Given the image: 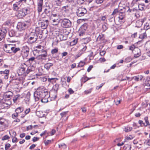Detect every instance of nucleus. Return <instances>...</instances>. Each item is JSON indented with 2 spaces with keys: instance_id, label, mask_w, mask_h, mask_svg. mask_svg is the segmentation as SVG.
I'll return each mask as SVG.
<instances>
[{
  "instance_id": "obj_12",
  "label": "nucleus",
  "mask_w": 150,
  "mask_h": 150,
  "mask_svg": "<svg viewBox=\"0 0 150 150\" xmlns=\"http://www.w3.org/2000/svg\"><path fill=\"white\" fill-rule=\"evenodd\" d=\"M11 104V103L10 101H8V103H7L6 102H2L0 100V109L7 108Z\"/></svg>"
},
{
  "instance_id": "obj_41",
  "label": "nucleus",
  "mask_w": 150,
  "mask_h": 150,
  "mask_svg": "<svg viewBox=\"0 0 150 150\" xmlns=\"http://www.w3.org/2000/svg\"><path fill=\"white\" fill-rule=\"evenodd\" d=\"M59 148L63 149H66L67 147L66 145L64 143H62L59 144Z\"/></svg>"
},
{
  "instance_id": "obj_55",
  "label": "nucleus",
  "mask_w": 150,
  "mask_h": 150,
  "mask_svg": "<svg viewBox=\"0 0 150 150\" xmlns=\"http://www.w3.org/2000/svg\"><path fill=\"white\" fill-rule=\"evenodd\" d=\"M139 123L141 125V126H145L146 127L147 126V125H146V124L144 123L143 121L141 120H139Z\"/></svg>"
},
{
  "instance_id": "obj_39",
  "label": "nucleus",
  "mask_w": 150,
  "mask_h": 150,
  "mask_svg": "<svg viewBox=\"0 0 150 150\" xmlns=\"http://www.w3.org/2000/svg\"><path fill=\"white\" fill-rule=\"evenodd\" d=\"M124 149L125 150H131V146L128 144L125 145Z\"/></svg>"
},
{
  "instance_id": "obj_21",
  "label": "nucleus",
  "mask_w": 150,
  "mask_h": 150,
  "mask_svg": "<svg viewBox=\"0 0 150 150\" xmlns=\"http://www.w3.org/2000/svg\"><path fill=\"white\" fill-rule=\"evenodd\" d=\"M23 110L24 108L23 107H20L16 109L15 112L19 115V114L23 112Z\"/></svg>"
},
{
  "instance_id": "obj_33",
  "label": "nucleus",
  "mask_w": 150,
  "mask_h": 150,
  "mask_svg": "<svg viewBox=\"0 0 150 150\" xmlns=\"http://www.w3.org/2000/svg\"><path fill=\"white\" fill-rule=\"evenodd\" d=\"M58 51V48L57 47H55L54 49H52L51 50V53L54 54L55 53H57Z\"/></svg>"
},
{
  "instance_id": "obj_29",
  "label": "nucleus",
  "mask_w": 150,
  "mask_h": 150,
  "mask_svg": "<svg viewBox=\"0 0 150 150\" xmlns=\"http://www.w3.org/2000/svg\"><path fill=\"white\" fill-rule=\"evenodd\" d=\"M36 115L39 117H42L44 116L45 115L43 114L42 111H37L36 112Z\"/></svg>"
},
{
  "instance_id": "obj_49",
  "label": "nucleus",
  "mask_w": 150,
  "mask_h": 150,
  "mask_svg": "<svg viewBox=\"0 0 150 150\" xmlns=\"http://www.w3.org/2000/svg\"><path fill=\"white\" fill-rule=\"evenodd\" d=\"M150 28V26L149 25V24L148 23H146L144 26V29L145 30H147L148 29H149Z\"/></svg>"
},
{
  "instance_id": "obj_4",
  "label": "nucleus",
  "mask_w": 150,
  "mask_h": 150,
  "mask_svg": "<svg viewBox=\"0 0 150 150\" xmlns=\"http://www.w3.org/2000/svg\"><path fill=\"white\" fill-rule=\"evenodd\" d=\"M59 85L56 84L54 85L52 88V89L51 90L50 93V95L52 96V98H56L57 97V94L59 89Z\"/></svg>"
},
{
  "instance_id": "obj_10",
  "label": "nucleus",
  "mask_w": 150,
  "mask_h": 150,
  "mask_svg": "<svg viewBox=\"0 0 150 150\" xmlns=\"http://www.w3.org/2000/svg\"><path fill=\"white\" fill-rule=\"evenodd\" d=\"M34 97H35V101L38 100L43 95V93L41 91H36L34 93Z\"/></svg>"
},
{
  "instance_id": "obj_8",
  "label": "nucleus",
  "mask_w": 150,
  "mask_h": 150,
  "mask_svg": "<svg viewBox=\"0 0 150 150\" xmlns=\"http://www.w3.org/2000/svg\"><path fill=\"white\" fill-rule=\"evenodd\" d=\"M27 68V66L25 63L21 64V67L19 68V72L21 75L24 74L26 75V70Z\"/></svg>"
},
{
  "instance_id": "obj_32",
  "label": "nucleus",
  "mask_w": 150,
  "mask_h": 150,
  "mask_svg": "<svg viewBox=\"0 0 150 150\" xmlns=\"http://www.w3.org/2000/svg\"><path fill=\"white\" fill-rule=\"evenodd\" d=\"M84 53L81 50H80L78 52V54H76L75 56V58H77L80 57Z\"/></svg>"
},
{
  "instance_id": "obj_9",
  "label": "nucleus",
  "mask_w": 150,
  "mask_h": 150,
  "mask_svg": "<svg viewBox=\"0 0 150 150\" xmlns=\"http://www.w3.org/2000/svg\"><path fill=\"white\" fill-rule=\"evenodd\" d=\"M50 95H49L48 93H45V92H43V96L41 97V101L42 103H47L48 102V98L49 97Z\"/></svg>"
},
{
  "instance_id": "obj_22",
  "label": "nucleus",
  "mask_w": 150,
  "mask_h": 150,
  "mask_svg": "<svg viewBox=\"0 0 150 150\" xmlns=\"http://www.w3.org/2000/svg\"><path fill=\"white\" fill-rule=\"evenodd\" d=\"M53 65V64L51 63H47L44 66V68L47 70H48Z\"/></svg>"
},
{
  "instance_id": "obj_63",
  "label": "nucleus",
  "mask_w": 150,
  "mask_h": 150,
  "mask_svg": "<svg viewBox=\"0 0 150 150\" xmlns=\"http://www.w3.org/2000/svg\"><path fill=\"white\" fill-rule=\"evenodd\" d=\"M87 49V46L86 45H85L81 49V50L84 53Z\"/></svg>"
},
{
  "instance_id": "obj_16",
  "label": "nucleus",
  "mask_w": 150,
  "mask_h": 150,
  "mask_svg": "<svg viewBox=\"0 0 150 150\" xmlns=\"http://www.w3.org/2000/svg\"><path fill=\"white\" fill-rule=\"evenodd\" d=\"M13 93L11 91L6 92L4 94V97L6 98H7L8 100L10 99L13 96Z\"/></svg>"
},
{
  "instance_id": "obj_2",
  "label": "nucleus",
  "mask_w": 150,
  "mask_h": 150,
  "mask_svg": "<svg viewBox=\"0 0 150 150\" xmlns=\"http://www.w3.org/2000/svg\"><path fill=\"white\" fill-rule=\"evenodd\" d=\"M38 35L34 33H31L28 37L27 42L29 44H32L35 42L38 39Z\"/></svg>"
},
{
  "instance_id": "obj_53",
  "label": "nucleus",
  "mask_w": 150,
  "mask_h": 150,
  "mask_svg": "<svg viewBox=\"0 0 150 150\" xmlns=\"http://www.w3.org/2000/svg\"><path fill=\"white\" fill-rule=\"evenodd\" d=\"M18 115H19L16 112L15 113L12 114V117L13 119H16L18 117Z\"/></svg>"
},
{
  "instance_id": "obj_7",
  "label": "nucleus",
  "mask_w": 150,
  "mask_h": 150,
  "mask_svg": "<svg viewBox=\"0 0 150 150\" xmlns=\"http://www.w3.org/2000/svg\"><path fill=\"white\" fill-rule=\"evenodd\" d=\"M28 24L25 22H19L18 23L17 28L20 31L25 30L28 27Z\"/></svg>"
},
{
  "instance_id": "obj_24",
  "label": "nucleus",
  "mask_w": 150,
  "mask_h": 150,
  "mask_svg": "<svg viewBox=\"0 0 150 150\" xmlns=\"http://www.w3.org/2000/svg\"><path fill=\"white\" fill-rule=\"evenodd\" d=\"M104 38V35L102 34L99 35L97 38V41H100L101 42V41H103Z\"/></svg>"
},
{
  "instance_id": "obj_62",
  "label": "nucleus",
  "mask_w": 150,
  "mask_h": 150,
  "mask_svg": "<svg viewBox=\"0 0 150 150\" xmlns=\"http://www.w3.org/2000/svg\"><path fill=\"white\" fill-rule=\"evenodd\" d=\"M105 0H96V2L97 4H101L103 3Z\"/></svg>"
},
{
  "instance_id": "obj_15",
  "label": "nucleus",
  "mask_w": 150,
  "mask_h": 150,
  "mask_svg": "<svg viewBox=\"0 0 150 150\" xmlns=\"http://www.w3.org/2000/svg\"><path fill=\"white\" fill-rule=\"evenodd\" d=\"M9 70H5L4 71H0V74H2V76H4V78L5 79H6L8 78V75L9 73Z\"/></svg>"
},
{
  "instance_id": "obj_48",
  "label": "nucleus",
  "mask_w": 150,
  "mask_h": 150,
  "mask_svg": "<svg viewBox=\"0 0 150 150\" xmlns=\"http://www.w3.org/2000/svg\"><path fill=\"white\" fill-rule=\"evenodd\" d=\"M146 49H150V42H147L145 45Z\"/></svg>"
},
{
  "instance_id": "obj_31",
  "label": "nucleus",
  "mask_w": 150,
  "mask_h": 150,
  "mask_svg": "<svg viewBox=\"0 0 150 150\" xmlns=\"http://www.w3.org/2000/svg\"><path fill=\"white\" fill-rule=\"evenodd\" d=\"M23 50V52H29V48L27 46H24Z\"/></svg>"
},
{
  "instance_id": "obj_59",
  "label": "nucleus",
  "mask_w": 150,
  "mask_h": 150,
  "mask_svg": "<svg viewBox=\"0 0 150 150\" xmlns=\"http://www.w3.org/2000/svg\"><path fill=\"white\" fill-rule=\"evenodd\" d=\"M9 138L10 137L8 136L5 135L2 138V139L3 140H5L8 139H9Z\"/></svg>"
},
{
  "instance_id": "obj_45",
  "label": "nucleus",
  "mask_w": 150,
  "mask_h": 150,
  "mask_svg": "<svg viewBox=\"0 0 150 150\" xmlns=\"http://www.w3.org/2000/svg\"><path fill=\"white\" fill-rule=\"evenodd\" d=\"M5 125V120L0 117V127H1L2 125Z\"/></svg>"
},
{
  "instance_id": "obj_60",
  "label": "nucleus",
  "mask_w": 150,
  "mask_h": 150,
  "mask_svg": "<svg viewBox=\"0 0 150 150\" xmlns=\"http://www.w3.org/2000/svg\"><path fill=\"white\" fill-rule=\"evenodd\" d=\"M51 142V140H45L44 141V143L45 145H48Z\"/></svg>"
},
{
  "instance_id": "obj_51",
  "label": "nucleus",
  "mask_w": 150,
  "mask_h": 150,
  "mask_svg": "<svg viewBox=\"0 0 150 150\" xmlns=\"http://www.w3.org/2000/svg\"><path fill=\"white\" fill-rule=\"evenodd\" d=\"M141 4H140L138 5L139 8V10L142 11L144 9V5Z\"/></svg>"
},
{
  "instance_id": "obj_50",
  "label": "nucleus",
  "mask_w": 150,
  "mask_h": 150,
  "mask_svg": "<svg viewBox=\"0 0 150 150\" xmlns=\"http://www.w3.org/2000/svg\"><path fill=\"white\" fill-rule=\"evenodd\" d=\"M114 16L112 14H111L110 16V18L109 19V21L110 22H112L113 21H115V18Z\"/></svg>"
},
{
  "instance_id": "obj_52",
  "label": "nucleus",
  "mask_w": 150,
  "mask_h": 150,
  "mask_svg": "<svg viewBox=\"0 0 150 150\" xmlns=\"http://www.w3.org/2000/svg\"><path fill=\"white\" fill-rule=\"evenodd\" d=\"M93 88H91L89 89V90H86L84 91V93L86 94H87L89 93H91L92 91Z\"/></svg>"
},
{
  "instance_id": "obj_28",
  "label": "nucleus",
  "mask_w": 150,
  "mask_h": 150,
  "mask_svg": "<svg viewBox=\"0 0 150 150\" xmlns=\"http://www.w3.org/2000/svg\"><path fill=\"white\" fill-rule=\"evenodd\" d=\"M88 28V24L86 23H85L82 25L80 28V30H83V31H86Z\"/></svg>"
},
{
  "instance_id": "obj_37",
  "label": "nucleus",
  "mask_w": 150,
  "mask_h": 150,
  "mask_svg": "<svg viewBox=\"0 0 150 150\" xmlns=\"http://www.w3.org/2000/svg\"><path fill=\"white\" fill-rule=\"evenodd\" d=\"M141 0H133L132 1V4L133 5L135 4H141Z\"/></svg>"
},
{
  "instance_id": "obj_18",
  "label": "nucleus",
  "mask_w": 150,
  "mask_h": 150,
  "mask_svg": "<svg viewBox=\"0 0 150 150\" xmlns=\"http://www.w3.org/2000/svg\"><path fill=\"white\" fill-rule=\"evenodd\" d=\"M21 4L18 1H16L13 4V10L18 11L21 6Z\"/></svg>"
},
{
  "instance_id": "obj_44",
  "label": "nucleus",
  "mask_w": 150,
  "mask_h": 150,
  "mask_svg": "<svg viewBox=\"0 0 150 150\" xmlns=\"http://www.w3.org/2000/svg\"><path fill=\"white\" fill-rule=\"evenodd\" d=\"M31 67H27V68L26 69V74H25L27 75L28 74L30 71H33L32 69H31Z\"/></svg>"
},
{
  "instance_id": "obj_1",
  "label": "nucleus",
  "mask_w": 150,
  "mask_h": 150,
  "mask_svg": "<svg viewBox=\"0 0 150 150\" xmlns=\"http://www.w3.org/2000/svg\"><path fill=\"white\" fill-rule=\"evenodd\" d=\"M15 41H12L9 44H5L4 47V50L7 53H16L20 50L19 47H17L16 44H14Z\"/></svg>"
},
{
  "instance_id": "obj_57",
  "label": "nucleus",
  "mask_w": 150,
  "mask_h": 150,
  "mask_svg": "<svg viewBox=\"0 0 150 150\" xmlns=\"http://www.w3.org/2000/svg\"><path fill=\"white\" fill-rule=\"evenodd\" d=\"M36 59L38 60H42L44 59L43 58H42L40 55L37 56L36 57Z\"/></svg>"
},
{
  "instance_id": "obj_34",
  "label": "nucleus",
  "mask_w": 150,
  "mask_h": 150,
  "mask_svg": "<svg viewBox=\"0 0 150 150\" xmlns=\"http://www.w3.org/2000/svg\"><path fill=\"white\" fill-rule=\"evenodd\" d=\"M132 129V128L129 126H127L125 128V131L126 132H128L131 131Z\"/></svg>"
},
{
  "instance_id": "obj_58",
  "label": "nucleus",
  "mask_w": 150,
  "mask_h": 150,
  "mask_svg": "<svg viewBox=\"0 0 150 150\" xmlns=\"http://www.w3.org/2000/svg\"><path fill=\"white\" fill-rule=\"evenodd\" d=\"M132 60V58L131 57H128L125 59V61L127 62H130Z\"/></svg>"
},
{
  "instance_id": "obj_40",
  "label": "nucleus",
  "mask_w": 150,
  "mask_h": 150,
  "mask_svg": "<svg viewBox=\"0 0 150 150\" xmlns=\"http://www.w3.org/2000/svg\"><path fill=\"white\" fill-rule=\"evenodd\" d=\"M85 31H83L82 30H80V28L79 29V35L80 36H83L85 34Z\"/></svg>"
},
{
  "instance_id": "obj_19",
  "label": "nucleus",
  "mask_w": 150,
  "mask_h": 150,
  "mask_svg": "<svg viewBox=\"0 0 150 150\" xmlns=\"http://www.w3.org/2000/svg\"><path fill=\"white\" fill-rule=\"evenodd\" d=\"M43 1V0H40L38 3V11L39 12L42 11Z\"/></svg>"
},
{
  "instance_id": "obj_14",
  "label": "nucleus",
  "mask_w": 150,
  "mask_h": 150,
  "mask_svg": "<svg viewBox=\"0 0 150 150\" xmlns=\"http://www.w3.org/2000/svg\"><path fill=\"white\" fill-rule=\"evenodd\" d=\"M133 53L134 54V57L135 58H137L141 55V52L140 49L137 47L134 49Z\"/></svg>"
},
{
  "instance_id": "obj_26",
  "label": "nucleus",
  "mask_w": 150,
  "mask_h": 150,
  "mask_svg": "<svg viewBox=\"0 0 150 150\" xmlns=\"http://www.w3.org/2000/svg\"><path fill=\"white\" fill-rule=\"evenodd\" d=\"M35 58L34 57H31L29 58L27 61V62H28L30 64L35 62Z\"/></svg>"
},
{
  "instance_id": "obj_35",
  "label": "nucleus",
  "mask_w": 150,
  "mask_h": 150,
  "mask_svg": "<svg viewBox=\"0 0 150 150\" xmlns=\"http://www.w3.org/2000/svg\"><path fill=\"white\" fill-rule=\"evenodd\" d=\"M55 4L56 5L61 6L62 4V1L60 0H54Z\"/></svg>"
},
{
  "instance_id": "obj_42",
  "label": "nucleus",
  "mask_w": 150,
  "mask_h": 150,
  "mask_svg": "<svg viewBox=\"0 0 150 150\" xmlns=\"http://www.w3.org/2000/svg\"><path fill=\"white\" fill-rule=\"evenodd\" d=\"M56 80H57V79L56 78H49L48 81L49 82L53 83L55 82Z\"/></svg>"
},
{
  "instance_id": "obj_20",
  "label": "nucleus",
  "mask_w": 150,
  "mask_h": 150,
  "mask_svg": "<svg viewBox=\"0 0 150 150\" xmlns=\"http://www.w3.org/2000/svg\"><path fill=\"white\" fill-rule=\"evenodd\" d=\"M22 10L25 15L30 12V9L28 7H25Z\"/></svg>"
},
{
  "instance_id": "obj_17",
  "label": "nucleus",
  "mask_w": 150,
  "mask_h": 150,
  "mask_svg": "<svg viewBox=\"0 0 150 150\" xmlns=\"http://www.w3.org/2000/svg\"><path fill=\"white\" fill-rule=\"evenodd\" d=\"M145 19L143 18L137 20L136 22V26L138 28L141 27Z\"/></svg>"
},
{
  "instance_id": "obj_3",
  "label": "nucleus",
  "mask_w": 150,
  "mask_h": 150,
  "mask_svg": "<svg viewBox=\"0 0 150 150\" xmlns=\"http://www.w3.org/2000/svg\"><path fill=\"white\" fill-rule=\"evenodd\" d=\"M59 13H55L52 12L50 17V19L51 20L53 25H57L59 22Z\"/></svg>"
},
{
  "instance_id": "obj_11",
  "label": "nucleus",
  "mask_w": 150,
  "mask_h": 150,
  "mask_svg": "<svg viewBox=\"0 0 150 150\" xmlns=\"http://www.w3.org/2000/svg\"><path fill=\"white\" fill-rule=\"evenodd\" d=\"M7 33V30L5 28H2L0 30V41L5 37Z\"/></svg>"
},
{
  "instance_id": "obj_36",
  "label": "nucleus",
  "mask_w": 150,
  "mask_h": 150,
  "mask_svg": "<svg viewBox=\"0 0 150 150\" xmlns=\"http://www.w3.org/2000/svg\"><path fill=\"white\" fill-rule=\"evenodd\" d=\"M20 96V95L18 94L14 97L13 100L14 103L16 102V101L19 99Z\"/></svg>"
},
{
  "instance_id": "obj_30",
  "label": "nucleus",
  "mask_w": 150,
  "mask_h": 150,
  "mask_svg": "<svg viewBox=\"0 0 150 150\" xmlns=\"http://www.w3.org/2000/svg\"><path fill=\"white\" fill-rule=\"evenodd\" d=\"M50 9L49 7H47L45 9L44 12L47 15L50 14Z\"/></svg>"
},
{
  "instance_id": "obj_23",
  "label": "nucleus",
  "mask_w": 150,
  "mask_h": 150,
  "mask_svg": "<svg viewBox=\"0 0 150 150\" xmlns=\"http://www.w3.org/2000/svg\"><path fill=\"white\" fill-rule=\"evenodd\" d=\"M17 16L19 18H22L25 16V15L23 13V12L22 11V10L19 11Z\"/></svg>"
},
{
  "instance_id": "obj_6",
  "label": "nucleus",
  "mask_w": 150,
  "mask_h": 150,
  "mask_svg": "<svg viewBox=\"0 0 150 150\" xmlns=\"http://www.w3.org/2000/svg\"><path fill=\"white\" fill-rule=\"evenodd\" d=\"M71 22L69 19L64 18L63 19L62 23L61 25L64 28H69L71 26Z\"/></svg>"
},
{
  "instance_id": "obj_56",
  "label": "nucleus",
  "mask_w": 150,
  "mask_h": 150,
  "mask_svg": "<svg viewBox=\"0 0 150 150\" xmlns=\"http://www.w3.org/2000/svg\"><path fill=\"white\" fill-rule=\"evenodd\" d=\"M118 12H119V11H118V9H117V8L115 9L114 10L112 14L114 16L115 14H116Z\"/></svg>"
},
{
  "instance_id": "obj_64",
  "label": "nucleus",
  "mask_w": 150,
  "mask_h": 150,
  "mask_svg": "<svg viewBox=\"0 0 150 150\" xmlns=\"http://www.w3.org/2000/svg\"><path fill=\"white\" fill-rule=\"evenodd\" d=\"M11 145L9 144H7L5 146V149L6 150L8 149L10 147Z\"/></svg>"
},
{
  "instance_id": "obj_61",
  "label": "nucleus",
  "mask_w": 150,
  "mask_h": 150,
  "mask_svg": "<svg viewBox=\"0 0 150 150\" xmlns=\"http://www.w3.org/2000/svg\"><path fill=\"white\" fill-rule=\"evenodd\" d=\"M40 55L41 56V57L42 58H43L44 59L47 56V52H45V53H44L43 54H42Z\"/></svg>"
},
{
  "instance_id": "obj_38",
  "label": "nucleus",
  "mask_w": 150,
  "mask_h": 150,
  "mask_svg": "<svg viewBox=\"0 0 150 150\" xmlns=\"http://www.w3.org/2000/svg\"><path fill=\"white\" fill-rule=\"evenodd\" d=\"M146 33H144L141 34L139 36V38L141 39H143L146 37Z\"/></svg>"
},
{
  "instance_id": "obj_13",
  "label": "nucleus",
  "mask_w": 150,
  "mask_h": 150,
  "mask_svg": "<svg viewBox=\"0 0 150 150\" xmlns=\"http://www.w3.org/2000/svg\"><path fill=\"white\" fill-rule=\"evenodd\" d=\"M39 24H41V27L42 29H45L47 27L49 24V21L47 20H43L42 22H39Z\"/></svg>"
},
{
  "instance_id": "obj_46",
  "label": "nucleus",
  "mask_w": 150,
  "mask_h": 150,
  "mask_svg": "<svg viewBox=\"0 0 150 150\" xmlns=\"http://www.w3.org/2000/svg\"><path fill=\"white\" fill-rule=\"evenodd\" d=\"M144 120H145V122L146 123V125H147H147H150V124L149 123V120H148V117L146 116L144 117Z\"/></svg>"
},
{
  "instance_id": "obj_47",
  "label": "nucleus",
  "mask_w": 150,
  "mask_h": 150,
  "mask_svg": "<svg viewBox=\"0 0 150 150\" xmlns=\"http://www.w3.org/2000/svg\"><path fill=\"white\" fill-rule=\"evenodd\" d=\"M106 24V25L104 24V25H102V30H103V32L105 31L108 29V27L107 25V24Z\"/></svg>"
},
{
  "instance_id": "obj_5",
  "label": "nucleus",
  "mask_w": 150,
  "mask_h": 150,
  "mask_svg": "<svg viewBox=\"0 0 150 150\" xmlns=\"http://www.w3.org/2000/svg\"><path fill=\"white\" fill-rule=\"evenodd\" d=\"M87 11L86 9L83 7H79L76 10V14L77 16L81 17L83 16L87 13Z\"/></svg>"
},
{
  "instance_id": "obj_25",
  "label": "nucleus",
  "mask_w": 150,
  "mask_h": 150,
  "mask_svg": "<svg viewBox=\"0 0 150 150\" xmlns=\"http://www.w3.org/2000/svg\"><path fill=\"white\" fill-rule=\"evenodd\" d=\"M8 35L10 37H14L16 35V32L13 30H10L8 32Z\"/></svg>"
},
{
  "instance_id": "obj_27",
  "label": "nucleus",
  "mask_w": 150,
  "mask_h": 150,
  "mask_svg": "<svg viewBox=\"0 0 150 150\" xmlns=\"http://www.w3.org/2000/svg\"><path fill=\"white\" fill-rule=\"evenodd\" d=\"M35 31L36 32L35 33L37 34H38L41 35L42 33V30L40 27H36L35 28Z\"/></svg>"
},
{
  "instance_id": "obj_54",
  "label": "nucleus",
  "mask_w": 150,
  "mask_h": 150,
  "mask_svg": "<svg viewBox=\"0 0 150 150\" xmlns=\"http://www.w3.org/2000/svg\"><path fill=\"white\" fill-rule=\"evenodd\" d=\"M67 113V112H64L60 114V115L62 116V117H66Z\"/></svg>"
},
{
  "instance_id": "obj_43",
  "label": "nucleus",
  "mask_w": 150,
  "mask_h": 150,
  "mask_svg": "<svg viewBox=\"0 0 150 150\" xmlns=\"http://www.w3.org/2000/svg\"><path fill=\"white\" fill-rule=\"evenodd\" d=\"M83 40H84V43L85 44L88 42L90 41H91V39L90 38L87 37L83 39Z\"/></svg>"
}]
</instances>
